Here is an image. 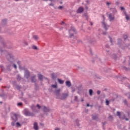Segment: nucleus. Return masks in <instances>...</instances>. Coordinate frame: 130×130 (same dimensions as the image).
Wrapping results in <instances>:
<instances>
[{"label":"nucleus","instance_id":"obj_1","mask_svg":"<svg viewBox=\"0 0 130 130\" xmlns=\"http://www.w3.org/2000/svg\"><path fill=\"white\" fill-rule=\"evenodd\" d=\"M6 59L8 61H9L10 63H13L15 62V56L11 53H8L6 55Z\"/></svg>","mask_w":130,"mask_h":130},{"label":"nucleus","instance_id":"obj_2","mask_svg":"<svg viewBox=\"0 0 130 130\" xmlns=\"http://www.w3.org/2000/svg\"><path fill=\"white\" fill-rule=\"evenodd\" d=\"M24 114L25 115V116H35V114H34L33 112H30L28 109H24Z\"/></svg>","mask_w":130,"mask_h":130},{"label":"nucleus","instance_id":"obj_3","mask_svg":"<svg viewBox=\"0 0 130 130\" xmlns=\"http://www.w3.org/2000/svg\"><path fill=\"white\" fill-rule=\"evenodd\" d=\"M69 32L70 34V38H72V37H74V34H77V30L75 27H72L69 30Z\"/></svg>","mask_w":130,"mask_h":130},{"label":"nucleus","instance_id":"obj_4","mask_svg":"<svg viewBox=\"0 0 130 130\" xmlns=\"http://www.w3.org/2000/svg\"><path fill=\"white\" fill-rule=\"evenodd\" d=\"M31 83H34L35 85H37V79H36V75L34 74L32 76L30 77Z\"/></svg>","mask_w":130,"mask_h":130},{"label":"nucleus","instance_id":"obj_5","mask_svg":"<svg viewBox=\"0 0 130 130\" xmlns=\"http://www.w3.org/2000/svg\"><path fill=\"white\" fill-rule=\"evenodd\" d=\"M24 78L26 79L30 78V72L27 69H24Z\"/></svg>","mask_w":130,"mask_h":130},{"label":"nucleus","instance_id":"obj_6","mask_svg":"<svg viewBox=\"0 0 130 130\" xmlns=\"http://www.w3.org/2000/svg\"><path fill=\"white\" fill-rule=\"evenodd\" d=\"M14 116L15 119H13L14 121L11 122V125H12V126H15V122L18 121V115L17 114H14Z\"/></svg>","mask_w":130,"mask_h":130},{"label":"nucleus","instance_id":"obj_7","mask_svg":"<svg viewBox=\"0 0 130 130\" xmlns=\"http://www.w3.org/2000/svg\"><path fill=\"white\" fill-rule=\"evenodd\" d=\"M13 63H10L9 64L6 65V71H8V72H11L12 71V67Z\"/></svg>","mask_w":130,"mask_h":130},{"label":"nucleus","instance_id":"obj_8","mask_svg":"<svg viewBox=\"0 0 130 130\" xmlns=\"http://www.w3.org/2000/svg\"><path fill=\"white\" fill-rule=\"evenodd\" d=\"M68 96H69V94L67 93H62V96H61L59 98L61 100H64V99H67V98H68Z\"/></svg>","mask_w":130,"mask_h":130},{"label":"nucleus","instance_id":"obj_9","mask_svg":"<svg viewBox=\"0 0 130 130\" xmlns=\"http://www.w3.org/2000/svg\"><path fill=\"white\" fill-rule=\"evenodd\" d=\"M117 116H119V118H120V119H124V118H125V115H123V117L121 116V114L119 111L117 112Z\"/></svg>","mask_w":130,"mask_h":130},{"label":"nucleus","instance_id":"obj_10","mask_svg":"<svg viewBox=\"0 0 130 130\" xmlns=\"http://www.w3.org/2000/svg\"><path fill=\"white\" fill-rule=\"evenodd\" d=\"M43 110L44 111V112H49L50 111V110L49 108L46 107V106H43Z\"/></svg>","mask_w":130,"mask_h":130},{"label":"nucleus","instance_id":"obj_11","mask_svg":"<svg viewBox=\"0 0 130 130\" xmlns=\"http://www.w3.org/2000/svg\"><path fill=\"white\" fill-rule=\"evenodd\" d=\"M38 78L41 82H43V79H44V77L40 74H38Z\"/></svg>","mask_w":130,"mask_h":130},{"label":"nucleus","instance_id":"obj_12","mask_svg":"<svg viewBox=\"0 0 130 130\" xmlns=\"http://www.w3.org/2000/svg\"><path fill=\"white\" fill-rule=\"evenodd\" d=\"M52 80H56L57 78V73H53L51 74Z\"/></svg>","mask_w":130,"mask_h":130},{"label":"nucleus","instance_id":"obj_13","mask_svg":"<svg viewBox=\"0 0 130 130\" xmlns=\"http://www.w3.org/2000/svg\"><path fill=\"white\" fill-rule=\"evenodd\" d=\"M92 118L93 119V120H98V114H94L92 115Z\"/></svg>","mask_w":130,"mask_h":130},{"label":"nucleus","instance_id":"obj_14","mask_svg":"<svg viewBox=\"0 0 130 130\" xmlns=\"http://www.w3.org/2000/svg\"><path fill=\"white\" fill-rule=\"evenodd\" d=\"M102 24L104 25V29L107 31V30H108V28H109V25H106V24H105V21H103Z\"/></svg>","mask_w":130,"mask_h":130},{"label":"nucleus","instance_id":"obj_15","mask_svg":"<svg viewBox=\"0 0 130 130\" xmlns=\"http://www.w3.org/2000/svg\"><path fill=\"white\" fill-rule=\"evenodd\" d=\"M34 129L35 130H38L39 129L38 127V123L36 122L34 123Z\"/></svg>","mask_w":130,"mask_h":130},{"label":"nucleus","instance_id":"obj_16","mask_svg":"<svg viewBox=\"0 0 130 130\" xmlns=\"http://www.w3.org/2000/svg\"><path fill=\"white\" fill-rule=\"evenodd\" d=\"M77 13L79 14H81V13H83L84 12V8L83 7H80L78 10H77Z\"/></svg>","mask_w":130,"mask_h":130},{"label":"nucleus","instance_id":"obj_17","mask_svg":"<svg viewBox=\"0 0 130 130\" xmlns=\"http://www.w3.org/2000/svg\"><path fill=\"white\" fill-rule=\"evenodd\" d=\"M66 86L70 88L72 86V83H71V81L68 80L66 81Z\"/></svg>","mask_w":130,"mask_h":130},{"label":"nucleus","instance_id":"obj_18","mask_svg":"<svg viewBox=\"0 0 130 130\" xmlns=\"http://www.w3.org/2000/svg\"><path fill=\"white\" fill-rule=\"evenodd\" d=\"M109 19L110 21L114 20V16H112V14H109Z\"/></svg>","mask_w":130,"mask_h":130},{"label":"nucleus","instance_id":"obj_19","mask_svg":"<svg viewBox=\"0 0 130 130\" xmlns=\"http://www.w3.org/2000/svg\"><path fill=\"white\" fill-rule=\"evenodd\" d=\"M55 93L56 94V95L58 97L60 95V89H58L55 90Z\"/></svg>","mask_w":130,"mask_h":130},{"label":"nucleus","instance_id":"obj_20","mask_svg":"<svg viewBox=\"0 0 130 130\" xmlns=\"http://www.w3.org/2000/svg\"><path fill=\"white\" fill-rule=\"evenodd\" d=\"M123 13L125 16L126 20L128 21V20H129V17L128 16V15H127V14H126V11H124Z\"/></svg>","mask_w":130,"mask_h":130},{"label":"nucleus","instance_id":"obj_21","mask_svg":"<svg viewBox=\"0 0 130 130\" xmlns=\"http://www.w3.org/2000/svg\"><path fill=\"white\" fill-rule=\"evenodd\" d=\"M32 38L35 40L36 41H37L39 39V37L38 35H33Z\"/></svg>","mask_w":130,"mask_h":130},{"label":"nucleus","instance_id":"obj_22","mask_svg":"<svg viewBox=\"0 0 130 130\" xmlns=\"http://www.w3.org/2000/svg\"><path fill=\"white\" fill-rule=\"evenodd\" d=\"M122 42V41L121 40V39H118V45H119V47L121 46V43Z\"/></svg>","mask_w":130,"mask_h":130},{"label":"nucleus","instance_id":"obj_23","mask_svg":"<svg viewBox=\"0 0 130 130\" xmlns=\"http://www.w3.org/2000/svg\"><path fill=\"white\" fill-rule=\"evenodd\" d=\"M58 80V82L59 84H60L61 85H62L63 84V83H64V80H62L61 79H59V78H58L57 79Z\"/></svg>","mask_w":130,"mask_h":130},{"label":"nucleus","instance_id":"obj_24","mask_svg":"<svg viewBox=\"0 0 130 130\" xmlns=\"http://www.w3.org/2000/svg\"><path fill=\"white\" fill-rule=\"evenodd\" d=\"M2 25H3V26L7 25V19H4L2 20Z\"/></svg>","mask_w":130,"mask_h":130},{"label":"nucleus","instance_id":"obj_25","mask_svg":"<svg viewBox=\"0 0 130 130\" xmlns=\"http://www.w3.org/2000/svg\"><path fill=\"white\" fill-rule=\"evenodd\" d=\"M12 67L15 70H17V69H18V67H17V64L14 63V62L12 63Z\"/></svg>","mask_w":130,"mask_h":130},{"label":"nucleus","instance_id":"obj_26","mask_svg":"<svg viewBox=\"0 0 130 130\" xmlns=\"http://www.w3.org/2000/svg\"><path fill=\"white\" fill-rule=\"evenodd\" d=\"M0 69H1L2 72H5V67H4V65H0Z\"/></svg>","mask_w":130,"mask_h":130},{"label":"nucleus","instance_id":"obj_27","mask_svg":"<svg viewBox=\"0 0 130 130\" xmlns=\"http://www.w3.org/2000/svg\"><path fill=\"white\" fill-rule=\"evenodd\" d=\"M108 119L109 120H110V121H112V120H113V117L111 115H110L108 117Z\"/></svg>","mask_w":130,"mask_h":130},{"label":"nucleus","instance_id":"obj_28","mask_svg":"<svg viewBox=\"0 0 130 130\" xmlns=\"http://www.w3.org/2000/svg\"><path fill=\"white\" fill-rule=\"evenodd\" d=\"M89 95H90V96H92V95H93V90H92V89H89Z\"/></svg>","mask_w":130,"mask_h":130},{"label":"nucleus","instance_id":"obj_29","mask_svg":"<svg viewBox=\"0 0 130 130\" xmlns=\"http://www.w3.org/2000/svg\"><path fill=\"white\" fill-rule=\"evenodd\" d=\"M31 108L32 111H35V110L36 109V107H35V106H34V105H32L31 106Z\"/></svg>","mask_w":130,"mask_h":130},{"label":"nucleus","instance_id":"obj_30","mask_svg":"<svg viewBox=\"0 0 130 130\" xmlns=\"http://www.w3.org/2000/svg\"><path fill=\"white\" fill-rule=\"evenodd\" d=\"M106 123H107V122H106V121L102 122L103 129H105V126L104 125H105V124H106Z\"/></svg>","mask_w":130,"mask_h":130},{"label":"nucleus","instance_id":"obj_31","mask_svg":"<svg viewBox=\"0 0 130 130\" xmlns=\"http://www.w3.org/2000/svg\"><path fill=\"white\" fill-rule=\"evenodd\" d=\"M22 78H21V76H20L19 75H17V80L18 81H21Z\"/></svg>","mask_w":130,"mask_h":130},{"label":"nucleus","instance_id":"obj_32","mask_svg":"<svg viewBox=\"0 0 130 130\" xmlns=\"http://www.w3.org/2000/svg\"><path fill=\"white\" fill-rule=\"evenodd\" d=\"M15 88H16V89H17V90H20V89H21V86L17 85V84H15Z\"/></svg>","mask_w":130,"mask_h":130},{"label":"nucleus","instance_id":"obj_33","mask_svg":"<svg viewBox=\"0 0 130 130\" xmlns=\"http://www.w3.org/2000/svg\"><path fill=\"white\" fill-rule=\"evenodd\" d=\"M123 103L125 105H126L127 106V105H128V104H127V101L125 99L124 100Z\"/></svg>","mask_w":130,"mask_h":130},{"label":"nucleus","instance_id":"obj_34","mask_svg":"<svg viewBox=\"0 0 130 130\" xmlns=\"http://www.w3.org/2000/svg\"><path fill=\"white\" fill-rule=\"evenodd\" d=\"M51 87V88H54V89H56V88H57V85H52Z\"/></svg>","mask_w":130,"mask_h":130},{"label":"nucleus","instance_id":"obj_35","mask_svg":"<svg viewBox=\"0 0 130 130\" xmlns=\"http://www.w3.org/2000/svg\"><path fill=\"white\" fill-rule=\"evenodd\" d=\"M113 13L114 15H115L117 13V10L116 9H113Z\"/></svg>","mask_w":130,"mask_h":130},{"label":"nucleus","instance_id":"obj_36","mask_svg":"<svg viewBox=\"0 0 130 130\" xmlns=\"http://www.w3.org/2000/svg\"><path fill=\"white\" fill-rule=\"evenodd\" d=\"M32 49H35V50H37L38 49V48H37V46L34 45L32 47Z\"/></svg>","mask_w":130,"mask_h":130},{"label":"nucleus","instance_id":"obj_37","mask_svg":"<svg viewBox=\"0 0 130 130\" xmlns=\"http://www.w3.org/2000/svg\"><path fill=\"white\" fill-rule=\"evenodd\" d=\"M122 69L123 70H124V71H128V68H126L125 66H123Z\"/></svg>","mask_w":130,"mask_h":130},{"label":"nucleus","instance_id":"obj_38","mask_svg":"<svg viewBox=\"0 0 130 130\" xmlns=\"http://www.w3.org/2000/svg\"><path fill=\"white\" fill-rule=\"evenodd\" d=\"M1 97H3V98H7V95L5 94H1Z\"/></svg>","mask_w":130,"mask_h":130},{"label":"nucleus","instance_id":"obj_39","mask_svg":"<svg viewBox=\"0 0 130 130\" xmlns=\"http://www.w3.org/2000/svg\"><path fill=\"white\" fill-rule=\"evenodd\" d=\"M17 63L19 66V67H21V61L20 60L17 61Z\"/></svg>","mask_w":130,"mask_h":130},{"label":"nucleus","instance_id":"obj_40","mask_svg":"<svg viewBox=\"0 0 130 130\" xmlns=\"http://www.w3.org/2000/svg\"><path fill=\"white\" fill-rule=\"evenodd\" d=\"M74 101H76L77 102H78V96H75Z\"/></svg>","mask_w":130,"mask_h":130},{"label":"nucleus","instance_id":"obj_41","mask_svg":"<svg viewBox=\"0 0 130 130\" xmlns=\"http://www.w3.org/2000/svg\"><path fill=\"white\" fill-rule=\"evenodd\" d=\"M123 38L124 40H126L127 39V35H124Z\"/></svg>","mask_w":130,"mask_h":130},{"label":"nucleus","instance_id":"obj_42","mask_svg":"<svg viewBox=\"0 0 130 130\" xmlns=\"http://www.w3.org/2000/svg\"><path fill=\"white\" fill-rule=\"evenodd\" d=\"M58 9L59 10H62V9H63V6H59V7H58Z\"/></svg>","mask_w":130,"mask_h":130},{"label":"nucleus","instance_id":"obj_43","mask_svg":"<svg viewBox=\"0 0 130 130\" xmlns=\"http://www.w3.org/2000/svg\"><path fill=\"white\" fill-rule=\"evenodd\" d=\"M17 105H18V106H22V105H23V103H18L17 104Z\"/></svg>","mask_w":130,"mask_h":130},{"label":"nucleus","instance_id":"obj_44","mask_svg":"<svg viewBox=\"0 0 130 130\" xmlns=\"http://www.w3.org/2000/svg\"><path fill=\"white\" fill-rule=\"evenodd\" d=\"M120 10H121V11H123V12H124V11H125V9H124L122 7H120Z\"/></svg>","mask_w":130,"mask_h":130},{"label":"nucleus","instance_id":"obj_45","mask_svg":"<svg viewBox=\"0 0 130 130\" xmlns=\"http://www.w3.org/2000/svg\"><path fill=\"white\" fill-rule=\"evenodd\" d=\"M106 105H109V101L106 100Z\"/></svg>","mask_w":130,"mask_h":130},{"label":"nucleus","instance_id":"obj_46","mask_svg":"<svg viewBox=\"0 0 130 130\" xmlns=\"http://www.w3.org/2000/svg\"><path fill=\"white\" fill-rule=\"evenodd\" d=\"M109 38H110V41L111 43H112V42H113L112 38H111V37H110V36H109Z\"/></svg>","mask_w":130,"mask_h":130},{"label":"nucleus","instance_id":"obj_47","mask_svg":"<svg viewBox=\"0 0 130 130\" xmlns=\"http://www.w3.org/2000/svg\"><path fill=\"white\" fill-rule=\"evenodd\" d=\"M16 125H17V126H21V124H20V123H19V122H17Z\"/></svg>","mask_w":130,"mask_h":130},{"label":"nucleus","instance_id":"obj_48","mask_svg":"<svg viewBox=\"0 0 130 130\" xmlns=\"http://www.w3.org/2000/svg\"><path fill=\"white\" fill-rule=\"evenodd\" d=\"M37 107L38 108V109H40V108H41V106L38 104L37 105Z\"/></svg>","mask_w":130,"mask_h":130},{"label":"nucleus","instance_id":"obj_49","mask_svg":"<svg viewBox=\"0 0 130 130\" xmlns=\"http://www.w3.org/2000/svg\"><path fill=\"white\" fill-rule=\"evenodd\" d=\"M100 93H101V91H100V90H98V91H97V94H98V95H100Z\"/></svg>","mask_w":130,"mask_h":130},{"label":"nucleus","instance_id":"obj_50","mask_svg":"<svg viewBox=\"0 0 130 130\" xmlns=\"http://www.w3.org/2000/svg\"><path fill=\"white\" fill-rule=\"evenodd\" d=\"M24 43L25 45H28V42H27L26 41H24Z\"/></svg>","mask_w":130,"mask_h":130},{"label":"nucleus","instance_id":"obj_51","mask_svg":"<svg viewBox=\"0 0 130 130\" xmlns=\"http://www.w3.org/2000/svg\"><path fill=\"white\" fill-rule=\"evenodd\" d=\"M49 6H50L51 7H53V4L50 3V4H49Z\"/></svg>","mask_w":130,"mask_h":130},{"label":"nucleus","instance_id":"obj_52","mask_svg":"<svg viewBox=\"0 0 130 130\" xmlns=\"http://www.w3.org/2000/svg\"><path fill=\"white\" fill-rule=\"evenodd\" d=\"M44 2H47V1H50V2H53V0H43Z\"/></svg>","mask_w":130,"mask_h":130},{"label":"nucleus","instance_id":"obj_53","mask_svg":"<svg viewBox=\"0 0 130 130\" xmlns=\"http://www.w3.org/2000/svg\"><path fill=\"white\" fill-rule=\"evenodd\" d=\"M106 5H107V6H109V5H111V4H110V3H109V2H107V3H106Z\"/></svg>","mask_w":130,"mask_h":130},{"label":"nucleus","instance_id":"obj_54","mask_svg":"<svg viewBox=\"0 0 130 130\" xmlns=\"http://www.w3.org/2000/svg\"><path fill=\"white\" fill-rule=\"evenodd\" d=\"M86 3H87V4H88V5H90V3H89V0H87L86 1Z\"/></svg>","mask_w":130,"mask_h":130},{"label":"nucleus","instance_id":"obj_55","mask_svg":"<svg viewBox=\"0 0 130 130\" xmlns=\"http://www.w3.org/2000/svg\"><path fill=\"white\" fill-rule=\"evenodd\" d=\"M77 42L78 43H82V41L78 40Z\"/></svg>","mask_w":130,"mask_h":130},{"label":"nucleus","instance_id":"obj_56","mask_svg":"<svg viewBox=\"0 0 130 130\" xmlns=\"http://www.w3.org/2000/svg\"><path fill=\"white\" fill-rule=\"evenodd\" d=\"M77 126H80V123L79 122L77 123Z\"/></svg>","mask_w":130,"mask_h":130},{"label":"nucleus","instance_id":"obj_57","mask_svg":"<svg viewBox=\"0 0 130 130\" xmlns=\"http://www.w3.org/2000/svg\"><path fill=\"white\" fill-rule=\"evenodd\" d=\"M0 51H1V52H4V50H3V49L0 48Z\"/></svg>","mask_w":130,"mask_h":130},{"label":"nucleus","instance_id":"obj_58","mask_svg":"<svg viewBox=\"0 0 130 130\" xmlns=\"http://www.w3.org/2000/svg\"><path fill=\"white\" fill-rule=\"evenodd\" d=\"M85 9L86 10H88V6H85Z\"/></svg>","mask_w":130,"mask_h":130},{"label":"nucleus","instance_id":"obj_59","mask_svg":"<svg viewBox=\"0 0 130 130\" xmlns=\"http://www.w3.org/2000/svg\"><path fill=\"white\" fill-rule=\"evenodd\" d=\"M106 31H104V32H103V34H104V35H106Z\"/></svg>","mask_w":130,"mask_h":130},{"label":"nucleus","instance_id":"obj_60","mask_svg":"<svg viewBox=\"0 0 130 130\" xmlns=\"http://www.w3.org/2000/svg\"><path fill=\"white\" fill-rule=\"evenodd\" d=\"M90 52L91 53V54H93V53H92V50L90 49Z\"/></svg>","mask_w":130,"mask_h":130},{"label":"nucleus","instance_id":"obj_61","mask_svg":"<svg viewBox=\"0 0 130 130\" xmlns=\"http://www.w3.org/2000/svg\"><path fill=\"white\" fill-rule=\"evenodd\" d=\"M86 20H87V21H88L89 19V18L88 17V16H86Z\"/></svg>","mask_w":130,"mask_h":130},{"label":"nucleus","instance_id":"obj_62","mask_svg":"<svg viewBox=\"0 0 130 130\" xmlns=\"http://www.w3.org/2000/svg\"><path fill=\"white\" fill-rule=\"evenodd\" d=\"M89 111L88 110V109H86V110H85V112H88Z\"/></svg>","mask_w":130,"mask_h":130},{"label":"nucleus","instance_id":"obj_63","mask_svg":"<svg viewBox=\"0 0 130 130\" xmlns=\"http://www.w3.org/2000/svg\"><path fill=\"white\" fill-rule=\"evenodd\" d=\"M127 87H128V88H129V89H130V85H129V84L128 85Z\"/></svg>","mask_w":130,"mask_h":130},{"label":"nucleus","instance_id":"obj_64","mask_svg":"<svg viewBox=\"0 0 130 130\" xmlns=\"http://www.w3.org/2000/svg\"><path fill=\"white\" fill-rule=\"evenodd\" d=\"M55 130H59V128H56V129H55Z\"/></svg>","mask_w":130,"mask_h":130}]
</instances>
